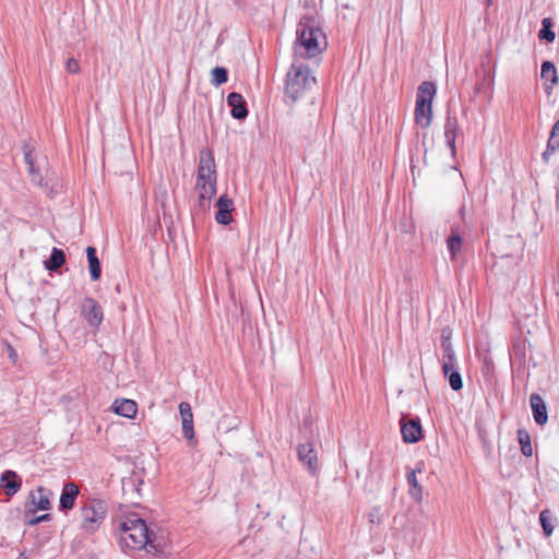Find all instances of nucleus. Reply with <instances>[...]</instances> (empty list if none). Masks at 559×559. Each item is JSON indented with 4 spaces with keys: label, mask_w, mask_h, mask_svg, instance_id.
<instances>
[{
    "label": "nucleus",
    "mask_w": 559,
    "mask_h": 559,
    "mask_svg": "<svg viewBox=\"0 0 559 559\" xmlns=\"http://www.w3.org/2000/svg\"><path fill=\"white\" fill-rule=\"evenodd\" d=\"M118 538L122 547L158 554L163 551L165 539L136 514H130L118 522Z\"/></svg>",
    "instance_id": "obj_1"
},
{
    "label": "nucleus",
    "mask_w": 559,
    "mask_h": 559,
    "mask_svg": "<svg viewBox=\"0 0 559 559\" xmlns=\"http://www.w3.org/2000/svg\"><path fill=\"white\" fill-rule=\"evenodd\" d=\"M195 189L199 197V206L205 210L216 193V169L212 151L202 150L198 166Z\"/></svg>",
    "instance_id": "obj_2"
},
{
    "label": "nucleus",
    "mask_w": 559,
    "mask_h": 559,
    "mask_svg": "<svg viewBox=\"0 0 559 559\" xmlns=\"http://www.w3.org/2000/svg\"><path fill=\"white\" fill-rule=\"evenodd\" d=\"M326 47L325 35L321 28L300 23L297 28V38L294 44V60L310 59L320 55Z\"/></svg>",
    "instance_id": "obj_3"
},
{
    "label": "nucleus",
    "mask_w": 559,
    "mask_h": 559,
    "mask_svg": "<svg viewBox=\"0 0 559 559\" xmlns=\"http://www.w3.org/2000/svg\"><path fill=\"white\" fill-rule=\"evenodd\" d=\"M316 84V78L311 75L308 66L294 60L286 78L285 94L295 103L302 97L308 90Z\"/></svg>",
    "instance_id": "obj_4"
},
{
    "label": "nucleus",
    "mask_w": 559,
    "mask_h": 559,
    "mask_svg": "<svg viewBox=\"0 0 559 559\" xmlns=\"http://www.w3.org/2000/svg\"><path fill=\"white\" fill-rule=\"evenodd\" d=\"M23 153L32 183L40 187L49 197H52L55 180L49 174V169H46L45 175L41 174V164L37 160L35 150L29 143L23 144Z\"/></svg>",
    "instance_id": "obj_5"
},
{
    "label": "nucleus",
    "mask_w": 559,
    "mask_h": 559,
    "mask_svg": "<svg viewBox=\"0 0 559 559\" xmlns=\"http://www.w3.org/2000/svg\"><path fill=\"white\" fill-rule=\"evenodd\" d=\"M437 87L435 83L425 81L417 90L415 120L421 128H427L432 121V100L436 95Z\"/></svg>",
    "instance_id": "obj_6"
},
{
    "label": "nucleus",
    "mask_w": 559,
    "mask_h": 559,
    "mask_svg": "<svg viewBox=\"0 0 559 559\" xmlns=\"http://www.w3.org/2000/svg\"><path fill=\"white\" fill-rule=\"evenodd\" d=\"M106 504L102 500H92L81 509V528L87 533L98 530L106 515Z\"/></svg>",
    "instance_id": "obj_7"
},
{
    "label": "nucleus",
    "mask_w": 559,
    "mask_h": 559,
    "mask_svg": "<svg viewBox=\"0 0 559 559\" xmlns=\"http://www.w3.org/2000/svg\"><path fill=\"white\" fill-rule=\"evenodd\" d=\"M298 461L311 475L319 471L317 451L311 442L300 443L296 448Z\"/></svg>",
    "instance_id": "obj_8"
},
{
    "label": "nucleus",
    "mask_w": 559,
    "mask_h": 559,
    "mask_svg": "<svg viewBox=\"0 0 559 559\" xmlns=\"http://www.w3.org/2000/svg\"><path fill=\"white\" fill-rule=\"evenodd\" d=\"M81 316L87 321L90 326L97 328L104 319L100 305L93 298L86 297L81 304Z\"/></svg>",
    "instance_id": "obj_9"
},
{
    "label": "nucleus",
    "mask_w": 559,
    "mask_h": 559,
    "mask_svg": "<svg viewBox=\"0 0 559 559\" xmlns=\"http://www.w3.org/2000/svg\"><path fill=\"white\" fill-rule=\"evenodd\" d=\"M401 433L403 441L406 443H415L420 440L423 436L421 424L418 418L402 417L401 421Z\"/></svg>",
    "instance_id": "obj_10"
},
{
    "label": "nucleus",
    "mask_w": 559,
    "mask_h": 559,
    "mask_svg": "<svg viewBox=\"0 0 559 559\" xmlns=\"http://www.w3.org/2000/svg\"><path fill=\"white\" fill-rule=\"evenodd\" d=\"M217 212L215 219L221 225H228L231 219V212L234 211V202L227 195L223 194L216 202Z\"/></svg>",
    "instance_id": "obj_11"
},
{
    "label": "nucleus",
    "mask_w": 559,
    "mask_h": 559,
    "mask_svg": "<svg viewBox=\"0 0 559 559\" xmlns=\"http://www.w3.org/2000/svg\"><path fill=\"white\" fill-rule=\"evenodd\" d=\"M460 133L459 120L455 116L448 115L444 123V138L451 154L454 156L456 153L455 140Z\"/></svg>",
    "instance_id": "obj_12"
},
{
    "label": "nucleus",
    "mask_w": 559,
    "mask_h": 559,
    "mask_svg": "<svg viewBox=\"0 0 559 559\" xmlns=\"http://www.w3.org/2000/svg\"><path fill=\"white\" fill-rule=\"evenodd\" d=\"M530 405L535 423L539 426H544L548 421V414L546 403L543 397L537 393L531 394Z\"/></svg>",
    "instance_id": "obj_13"
},
{
    "label": "nucleus",
    "mask_w": 559,
    "mask_h": 559,
    "mask_svg": "<svg viewBox=\"0 0 559 559\" xmlns=\"http://www.w3.org/2000/svg\"><path fill=\"white\" fill-rule=\"evenodd\" d=\"M50 496L51 492L44 487H38L35 491H32L29 493V503L33 508H31L29 511L35 512L37 510H49Z\"/></svg>",
    "instance_id": "obj_14"
},
{
    "label": "nucleus",
    "mask_w": 559,
    "mask_h": 559,
    "mask_svg": "<svg viewBox=\"0 0 559 559\" xmlns=\"http://www.w3.org/2000/svg\"><path fill=\"white\" fill-rule=\"evenodd\" d=\"M179 413L181 416L182 432L186 439L191 440L194 437L193 414L188 402L179 404Z\"/></svg>",
    "instance_id": "obj_15"
},
{
    "label": "nucleus",
    "mask_w": 559,
    "mask_h": 559,
    "mask_svg": "<svg viewBox=\"0 0 559 559\" xmlns=\"http://www.w3.org/2000/svg\"><path fill=\"white\" fill-rule=\"evenodd\" d=\"M227 104L231 108V116L235 119H245L248 116L246 100L241 94L233 92L227 96Z\"/></svg>",
    "instance_id": "obj_16"
},
{
    "label": "nucleus",
    "mask_w": 559,
    "mask_h": 559,
    "mask_svg": "<svg viewBox=\"0 0 559 559\" xmlns=\"http://www.w3.org/2000/svg\"><path fill=\"white\" fill-rule=\"evenodd\" d=\"M0 481L3 486L5 495L9 497L15 495L22 486V480L14 471L3 472Z\"/></svg>",
    "instance_id": "obj_17"
},
{
    "label": "nucleus",
    "mask_w": 559,
    "mask_h": 559,
    "mask_svg": "<svg viewBox=\"0 0 559 559\" xmlns=\"http://www.w3.org/2000/svg\"><path fill=\"white\" fill-rule=\"evenodd\" d=\"M111 408L117 415L127 418H134L138 413L136 403L129 399L116 400Z\"/></svg>",
    "instance_id": "obj_18"
},
{
    "label": "nucleus",
    "mask_w": 559,
    "mask_h": 559,
    "mask_svg": "<svg viewBox=\"0 0 559 559\" xmlns=\"http://www.w3.org/2000/svg\"><path fill=\"white\" fill-rule=\"evenodd\" d=\"M441 347L443 350L442 354V371L443 373H448L454 365H456V357L454 348L450 342V340L445 336H442Z\"/></svg>",
    "instance_id": "obj_19"
},
{
    "label": "nucleus",
    "mask_w": 559,
    "mask_h": 559,
    "mask_svg": "<svg viewBox=\"0 0 559 559\" xmlns=\"http://www.w3.org/2000/svg\"><path fill=\"white\" fill-rule=\"evenodd\" d=\"M79 487L73 483H67L63 486L61 496H60V509L61 510H71L74 506V501L79 495Z\"/></svg>",
    "instance_id": "obj_20"
},
{
    "label": "nucleus",
    "mask_w": 559,
    "mask_h": 559,
    "mask_svg": "<svg viewBox=\"0 0 559 559\" xmlns=\"http://www.w3.org/2000/svg\"><path fill=\"white\" fill-rule=\"evenodd\" d=\"M540 78L544 81L546 91H550L558 83L557 69L551 61H544L542 63Z\"/></svg>",
    "instance_id": "obj_21"
},
{
    "label": "nucleus",
    "mask_w": 559,
    "mask_h": 559,
    "mask_svg": "<svg viewBox=\"0 0 559 559\" xmlns=\"http://www.w3.org/2000/svg\"><path fill=\"white\" fill-rule=\"evenodd\" d=\"M86 255L88 261L91 278L93 281H98L100 278L102 270L99 260L96 255V249L94 247H87Z\"/></svg>",
    "instance_id": "obj_22"
},
{
    "label": "nucleus",
    "mask_w": 559,
    "mask_h": 559,
    "mask_svg": "<svg viewBox=\"0 0 559 559\" xmlns=\"http://www.w3.org/2000/svg\"><path fill=\"white\" fill-rule=\"evenodd\" d=\"M66 262V254L61 249L53 248L50 258L45 261V266L49 271H57Z\"/></svg>",
    "instance_id": "obj_23"
},
{
    "label": "nucleus",
    "mask_w": 559,
    "mask_h": 559,
    "mask_svg": "<svg viewBox=\"0 0 559 559\" xmlns=\"http://www.w3.org/2000/svg\"><path fill=\"white\" fill-rule=\"evenodd\" d=\"M555 520L556 519H555L554 514L548 509H545L539 513V523H540L544 534L546 536H550L552 534L554 528H555V525H554Z\"/></svg>",
    "instance_id": "obj_24"
},
{
    "label": "nucleus",
    "mask_w": 559,
    "mask_h": 559,
    "mask_svg": "<svg viewBox=\"0 0 559 559\" xmlns=\"http://www.w3.org/2000/svg\"><path fill=\"white\" fill-rule=\"evenodd\" d=\"M518 440L520 443L521 452L524 456L530 457L533 454V447L531 443V436L525 429L518 430Z\"/></svg>",
    "instance_id": "obj_25"
},
{
    "label": "nucleus",
    "mask_w": 559,
    "mask_h": 559,
    "mask_svg": "<svg viewBox=\"0 0 559 559\" xmlns=\"http://www.w3.org/2000/svg\"><path fill=\"white\" fill-rule=\"evenodd\" d=\"M447 247L450 252L451 259H456L457 253L462 248V238L457 233H452V235L447 239Z\"/></svg>",
    "instance_id": "obj_26"
},
{
    "label": "nucleus",
    "mask_w": 559,
    "mask_h": 559,
    "mask_svg": "<svg viewBox=\"0 0 559 559\" xmlns=\"http://www.w3.org/2000/svg\"><path fill=\"white\" fill-rule=\"evenodd\" d=\"M443 374L448 378L449 384L452 390L460 391L463 388L462 377L457 370L456 365H454V367H452L448 373H443Z\"/></svg>",
    "instance_id": "obj_27"
},
{
    "label": "nucleus",
    "mask_w": 559,
    "mask_h": 559,
    "mask_svg": "<svg viewBox=\"0 0 559 559\" xmlns=\"http://www.w3.org/2000/svg\"><path fill=\"white\" fill-rule=\"evenodd\" d=\"M228 80V72L225 68L223 67H215L212 71H211V83L214 85V86H219L224 83H226Z\"/></svg>",
    "instance_id": "obj_28"
},
{
    "label": "nucleus",
    "mask_w": 559,
    "mask_h": 559,
    "mask_svg": "<svg viewBox=\"0 0 559 559\" xmlns=\"http://www.w3.org/2000/svg\"><path fill=\"white\" fill-rule=\"evenodd\" d=\"M542 29L538 33V37L540 39H545L548 43H551L555 40V32L551 29L552 23L550 19H544L542 22Z\"/></svg>",
    "instance_id": "obj_29"
},
{
    "label": "nucleus",
    "mask_w": 559,
    "mask_h": 559,
    "mask_svg": "<svg viewBox=\"0 0 559 559\" xmlns=\"http://www.w3.org/2000/svg\"><path fill=\"white\" fill-rule=\"evenodd\" d=\"M549 148L558 150L559 148V120L552 126L550 136L548 139Z\"/></svg>",
    "instance_id": "obj_30"
},
{
    "label": "nucleus",
    "mask_w": 559,
    "mask_h": 559,
    "mask_svg": "<svg viewBox=\"0 0 559 559\" xmlns=\"http://www.w3.org/2000/svg\"><path fill=\"white\" fill-rule=\"evenodd\" d=\"M66 69L69 73H78L80 71V64L76 59L69 58L67 60Z\"/></svg>",
    "instance_id": "obj_31"
},
{
    "label": "nucleus",
    "mask_w": 559,
    "mask_h": 559,
    "mask_svg": "<svg viewBox=\"0 0 559 559\" xmlns=\"http://www.w3.org/2000/svg\"><path fill=\"white\" fill-rule=\"evenodd\" d=\"M409 495L417 502H421V500H423V487L421 486L409 487Z\"/></svg>",
    "instance_id": "obj_32"
},
{
    "label": "nucleus",
    "mask_w": 559,
    "mask_h": 559,
    "mask_svg": "<svg viewBox=\"0 0 559 559\" xmlns=\"http://www.w3.org/2000/svg\"><path fill=\"white\" fill-rule=\"evenodd\" d=\"M407 484L409 487L420 486L416 477V471H413L407 475Z\"/></svg>",
    "instance_id": "obj_33"
},
{
    "label": "nucleus",
    "mask_w": 559,
    "mask_h": 559,
    "mask_svg": "<svg viewBox=\"0 0 559 559\" xmlns=\"http://www.w3.org/2000/svg\"><path fill=\"white\" fill-rule=\"evenodd\" d=\"M557 150H551L549 148V143H547V148L546 151L543 153V159L545 162H548L549 160V157L550 155H552Z\"/></svg>",
    "instance_id": "obj_34"
},
{
    "label": "nucleus",
    "mask_w": 559,
    "mask_h": 559,
    "mask_svg": "<svg viewBox=\"0 0 559 559\" xmlns=\"http://www.w3.org/2000/svg\"><path fill=\"white\" fill-rule=\"evenodd\" d=\"M49 519H50V514H43V515L38 516V520H39L40 522H43V521H47V520H49Z\"/></svg>",
    "instance_id": "obj_35"
},
{
    "label": "nucleus",
    "mask_w": 559,
    "mask_h": 559,
    "mask_svg": "<svg viewBox=\"0 0 559 559\" xmlns=\"http://www.w3.org/2000/svg\"><path fill=\"white\" fill-rule=\"evenodd\" d=\"M28 523H29L31 525H35V524L40 523V521L38 520V516H37V518H34V519L29 520V521H28Z\"/></svg>",
    "instance_id": "obj_36"
},
{
    "label": "nucleus",
    "mask_w": 559,
    "mask_h": 559,
    "mask_svg": "<svg viewBox=\"0 0 559 559\" xmlns=\"http://www.w3.org/2000/svg\"><path fill=\"white\" fill-rule=\"evenodd\" d=\"M491 0H488V2L490 3Z\"/></svg>",
    "instance_id": "obj_37"
}]
</instances>
